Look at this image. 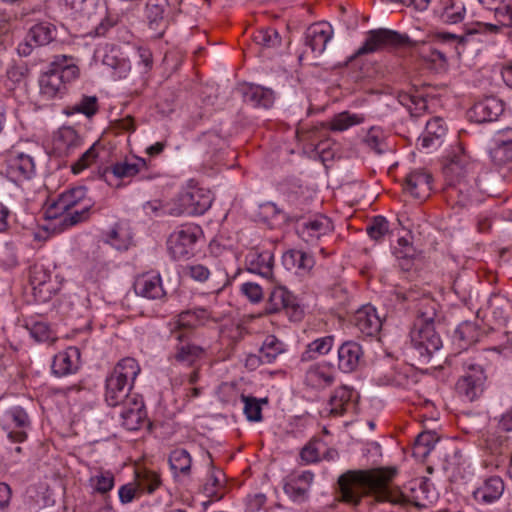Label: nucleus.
<instances>
[{
    "label": "nucleus",
    "mask_w": 512,
    "mask_h": 512,
    "mask_svg": "<svg viewBox=\"0 0 512 512\" xmlns=\"http://www.w3.org/2000/svg\"><path fill=\"white\" fill-rule=\"evenodd\" d=\"M395 469H375L371 471H348L338 479L341 501L356 506L363 495L374 493L379 502H389L376 512H408L401 506H395L389 489V482L395 476Z\"/></svg>",
    "instance_id": "obj_1"
},
{
    "label": "nucleus",
    "mask_w": 512,
    "mask_h": 512,
    "mask_svg": "<svg viewBox=\"0 0 512 512\" xmlns=\"http://www.w3.org/2000/svg\"><path fill=\"white\" fill-rule=\"evenodd\" d=\"M471 169L472 163L464 152L453 155L444 167L447 180L445 193L451 199L458 196L456 203L460 206H465L469 200L472 187L467 178Z\"/></svg>",
    "instance_id": "obj_2"
},
{
    "label": "nucleus",
    "mask_w": 512,
    "mask_h": 512,
    "mask_svg": "<svg viewBox=\"0 0 512 512\" xmlns=\"http://www.w3.org/2000/svg\"><path fill=\"white\" fill-rule=\"evenodd\" d=\"M410 340L411 353L418 365L429 364L442 347V341L431 323H415Z\"/></svg>",
    "instance_id": "obj_3"
},
{
    "label": "nucleus",
    "mask_w": 512,
    "mask_h": 512,
    "mask_svg": "<svg viewBox=\"0 0 512 512\" xmlns=\"http://www.w3.org/2000/svg\"><path fill=\"white\" fill-rule=\"evenodd\" d=\"M29 281L35 298L40 302L50 300L62 285V278L55 273V267L42 263H35L30 267Z\"/></svg>",
    "instance_id": "obj_4"
},
{
    "label": "nucleus",
    "mask_w": 512,
    "mask_h": 512,
    "mask_svg": "<svg viewBox=\"0 0 512 512\" xmlns=\"http://www.w3.org/2000/svg\"><path fill=\"white\" fill-rule=\"evenodd\" d=\"M203 234L200 226L185 224L173 231L167 240V249L175 260L188 259L194 254L195 244Z\"/></svg>",
    "instance_id": "obj_5"
},
{
    "label": "nucleus",
    "mask_w": 512,
    "mask_h": 512,
    "mask_svg": "<svg viewBox=\"0 0 512 512\" xmlns=\"http://www.w3.org/2000/svg\"><path fill=\"white\" fill-rule=\"evenodd\" d=\"M178 201L179 205L171 208L168 211L169 215L180 216L184 213L202 215L211 207L213 198L209 190L194 187L183 192Z\"/></svg>",
    "instance_id": "obj_6"
},
{
    "label": "nucleus",
    "mask_w": 512,
    "mask_h": 512,
    "mask_svg": "<svg viewBox=\"0 0 512 512\" xmlns=\"http://www.w3.org/2000/svg\"><path fill=\"white\" fill-rule=\"evenodd\" d=\"M411 43L408 36L399 34L393 30L381 28L368 32L364 44L357 50L356 54L364 55L373 53L387 47H406L411 45Z\"/></svg>",
    "instance_id": "obj_7"
},
{
    "label": "nucleus",
    "mask_w": 512,
    "mask_h": 512,
    "mask_svg": "<svg viewBox=\"0 0 512 512\" xmlns=\"http://www.w3.org/2000/svg\"><path fill=\"white\" fill-rule=\"evenodd\" d=\"M170 337L177 341L174 351L169 357L172 364L178 363L194 367V365L204 357L205 349L199 345L191 343L186 332L181 330H171Z\"/></svg>",
    "instance_id": "obj_8"
},
{
    "label": "nucleus",
    "mask_w": 512,
    "mask_h": 512,
    "mask_svg": "<svg viewBox=\"0 0 512 512\" xmlns=\"http://www.w3.org/2000/svg\"><path fill=\"white\" fill-rule=\"evenodd\" d=\"M56 28L50 23H39L32 26L24 40L19 43L17 52L20 56H29L35 47L48 45L55 40Z\"/></svg>",
    "instance_id": "obj_9"
},
{
    "label": "nucleus",
    "mask_w": 512,
    "mask_h": 512,
    "mask_svg": "<svg viewBox=\"0 0 512 512\" xmlns=\"http://www.w3.org/2000/svg\"><path fill=\"white\" fill-rule=\"evenodd\" d=\"M333 230L334 225L330 218L324 215H317L300 224L297 228V233L307 244L316 245L324 237L329 236Z\"/></svg>",
    "instance_id": "obj_10"
},
{
    "label": "nucleus",
    "mask_w": 512,
    "mask_h": 512,
    "mask_svg": "<svg viewBox=\"0 0 512 512\" xmlns=\"http://www.w3.org/2000/svg\"><path fill=\"white\" fill-rule=\"evenodd\" d=\"M61 2L79 20L97 22L106 13L104 0H61Z\"/></svg>",
    "instance_id": "obj_11"
},
{
    "label": "nucleus",
    "mask_w": 512,
    "mask_h": 512,
    "mask_svg": "<svg viewBox=\"0 0 512 512\" xmlns=\"http://www.w3.org/2000/svg\"><path fill=\"white\" fill-rule=\"evenodd\" d=\"M269 313H275L285 310L295 320L301 319L303 311L297 303L296 297L285 287H275L269 295L268 308Z\"/></svg>",
    "instance_id": "obj_12"
},
{
    "label": "nucleus",
    "mask_w": 512,
    "mask_h": 512,
    "mask_svg": "<svg viewBox=\"0 0 512 512\" xmlns=\"http://www.w3.org/2000/svg\"><path fill=\"white\" fill-rule=\"evenodd\" d=\"M467 368L468 373L458 380L456 390L467 400L473 401L483 392L486 376L480 365L469 364Z\"/></svg>",
    "instance_id": "obj_13"
},
{
    "label": "nucleus",
    "mask_w": 512,
    "mask_h": 512,
    "mask_svg": "<svg viewBox=\"0 0 512 512\" xmlns=\"http://www.w3.org/2000/svg\"><path fill=\"white\" fill-rule=\"evenodd\" d=\"M35 172V164L30 155L11 153L6 161V176L14 183L30 179Z\"/></svg>",
    "instance_id": "obj_14"
},
{
    "label": "nucleus",
    "mask_w": 512,
    "mask_h": 512,
    "mask_svg": "<svg viewBox=\"0 0 512 512\" xmlns=\"http://www.w3.org/2000/svg\"><path fill=\"white\" fill-rule=\"evenodd\" d=\"M333 37V28L327 22H318L310 25L305 33V44L312 54L320 56Z\"/></svg>",
    "instance_id": "obj_15"
},
{
    "label": "nucleus",
    "mask_w": 512,
    "mask_h": 512,
    "mask_svg": "<svg viewBox=\"0 0 512 512\" xmlns=\"http://www.w3.org/2000/svg\"><path fill=\"white\" fill-rule=\"evenodd\" d=\"M314 475L310 471L293 472L285 478L284 492L294 501L303 502L308 497V491L313 483Z\"/></svg>",
    "instance_id": "obj_16"
},
{
    "label": "nucleus",
    "mask_w": 512,
    "mask_h": 512,
    "mask_svg": "<svg viewBox=\"0 0 512 512\" xmlns=\"http://www.w3.org/2000/svg\"><path fill=\"white\" fill-rule=\"evenodd\" d=\"M122 406L123 408L120 413L122 425L130 431L139 429L146 418V410L142 398L134 394Z\"/></svg>",
    "instance_id": "obj_17"
},
{
    "label": "nucleus",
    "mask_w": 512,
    "mask_h": 512,
    "mask_svg": "<svg viewBox=\"0 0 512 512\" xmlns=\"http://www.w3.org/2000/svg\"><path fill=\"white\" fill-rule=\"evenodd\" d=\"M102 63L111 69L115 79L126 78L131 70L128 57L117 46H106Z\"/></svg>",
    "instance_id": "obj_18"
},
{
    "label": "nucleus",
    "mask_w": 512,
    "mask_h": 512,
    "mask_svg": "<svg viewBox=\"0 0 512 512\" xmlns=\"http://www.w3.org/2000/svg\"><path fill=\"white\" fill-rule=\"evenodd\" d=\"M354 325L366 336L376 335L382 326V320L376 309L371 305H365L358 309L354 315Z\"/></svg>",
    "instance_id": "obj_19"
},
{
    "label": "nucleus",
    "mask_w": 512,
    "mask_h": 512,
    "mask_svg": "<svg viewBox=\"0 0 512 512\" xmlns=\"http://www.w3.org/2000/svg\"><path fill=\"white\" fill-rule=\"evenodd\" d=\"M494 11L497 23L477 22L474 25V31L479 33L496 34L501 32L504 28L509 29L512 26V7L510 0L495 7Z\"/></svg>",
    "instance_id": "obj_20"
},
{
    "label": "nucleus",
    "mask_w": 512,
    "mask_h": 512,
    "mask_svg": "<svg viewBox=\"0 0 512 512\" xmlns=\"http://www.w3.org/2000/svg\"><path fill=\"white\" fill-rule=\"evenodd\" d=\"M432 176L425 170H414L404 180V189L413 197L423 199L429 196L432 190Z\"/></svg>",
    "instance_id": "obj_21"
},
{
    "label": "nucleus",
    "mask_w": 512,
    "mask_h": 512,
    "mask_svg": "<svg viewBox=\"0 0 512 512\" xmlns=\"http://www.w3.org/2000/svg\"><path fill=\"white\" fill-rule=\"evenodd\" d=\"M403 300L407 302H416L414 306L417 309L418 318L416 323H433L436 316V303L430 297L422 294L420 297L419 292L415 290H409L403 294Z\"/></svg>",
    "instance_id": "obj_22"
},
{
    "label": "nucleus",
    "mask_w": 512,
    "mask_h": 512,
    "mask_svg": "<svg viewBox=\"0 0 512 512\" xmlns=\"http://www.w3.org/2000/svg\"><path fill=\"white\" fill-rule=\"evenodd\" d=\"M363 356L362 347L354 342H344L338 349V368L344 373L357 369Z\"/></svg>",
    "instance_id": "obj_23"
},
{
    "label": "nucleus",
    "mask_w": 512,
    "mask_h": 512,
    "mask_svg": "<svg viewBox=\"0 0 512 512\" xmlns=\"http://www.w3.org/2000/svg\"><path fill=\"white\" fill-rule=\"evenodd\" d=\"M132 386L110 374L106 379L105 400L109 406L123 405L134 394H129Z\"/></svg>",
    "instance_id": "obj_24"
},
{
    "label": "nucleus",
    "mask_w": 512,
    "mask_h": 512,
    "mask_svg": "<svg viewBox=\"0 0 512 512\" xmlns=\"http://www.w3.org/2000/svg\"><path fill=\"white\" fill-rule=\"evenodd\" d=\"M333 368L326 363L311 365L305 373V384L314 389H325L334 383Z\"/></svg>",
    "instance_id": "obj_25"
},
{
    "label": "nucleus",
    "mask_w": 512,
    "mask_h": 512,
    "mask_svg": "<svg viewBox=\"0 0 512 512\" xmlns=\"http://www.w3.org/2000/svg\"><path fill=\"white\" fill-rule=\"evenodd\" d=\"M503 111V102L495 97H487L477 102L471 109L472 116L478 123L494 121Z\"/></svg>",
    "instance_id": "obj_26"
},
{
    "label": "nucleus",
    "mask_w": 512,
    "mask_h": 512,
    "mask_svg": "<svg viewBox=\"0 0 512 512\" xmlns=\"http://www.w3.org/2000/svg\"><path fill=\"white\" fill-rule=\"evenodd\" d=\"M135 292L147 299H161L165 296L159 274H145L137 278L134 284Z\"/></svg>",
    "instance_id": "obj_27"
},
{
    "label": "nucleus",
    "mask_w": 512,
    "mask_h": 512,
    "mask_svg": "<svg viewBox=\"0 0 512 512\" xmlns=\"http://www.w3.org/2000/svg\"><path fill=\"white\" fill-rule=\"evenodd\" d=\"M80 352L76 347H69L55 355L52 362V371L57 376L74 373L78 369Z\"/></svg>",
    "instance_id": "obj_28"
},
{
    "label": "nucleus",
    "mask_w": 512,
    "mask_h": 512,
    "mask_svg": "<svg viewBox=\"0 0 512 512\" xmlns=\"http://www.w3.org/2000/svg\"><path fill=\"white\" fill-rule=\"evenodd\" d=\"M168 9L167 0H149L146 4V18L151 30L162 35L167 26L166 11Z\"/></svg>",
    "instance_id": "obj_29"
},
{
    "label": "nucleus",
    "mask_w": 512,
    "mask_h": 512,
    "mask_svg": "<svg viewBox=\"0 0 512 512\" xmlns=\"http://www.w3.org/2000/svg\"><path fill=\"white\" fill-rule=\"evenodd\" d=\"M40 94L46 100L61 97L65 93L66 86L53 68L43 73L39 79Z\"/></svg>",
    "instance_id": "obj_30"
},
{
    "label": "nucleus",
    "mask_w": 512,
    "mask_h": 512,
    "mask_svg": "<svg viewBox=\"0 0 512 512\" xmlns=\"http://www.w3.org/2000/svg\"><path fill=\"white\" fill-rule=\"evenodd\" d=\"M249 270L263 277H271L273 269V254L270 251L252 249L246 256Z\"/></svg>",
    "instance_id": "obj_31"
},
{
    "label": "nucleus",
    "mask_w": 512,
    "mask_h": 512,
    "mask_svg": "<svg viewBox=\"0 0 512 512\" xmlns=\"http://www.w3.org/2000/svg\"><path fill=\"white\" fill-rule=\"evenodd\" d=\"M504 491V483L501 478L494 476L487 479L484 484L477 488L473 495L477 501L492 503L499 499Z\"/></svg>",
    "instance_id": "obj_32"
},
{
    "label": "nucleus",
    "mask_w": 512,
    "mask_h": 512,
    "mask_svg": "<svg viewBox=\"0 0 512 512\" xmlns=\"http://www.w3.org/2000/svg\"><path fill=\"white\" fill-rule=\"evenodd\" d=\"M244 100L255 107L269 108L274 102L273 91L258 85H249L243 92Z\"/></svg>",
    "instance_id": "obj_33"
},
{
    "label": "nucleus",
    "mask_w": 512,
    "mask_h": 512,
    "mask_svg": "<svg viewBox=\"0 0 512 512\" xmlns=\"http://www.w3.org/2000/svg\"><path fill=\"white\" fill-rule=\"evenodd\" d=\"M512 430V415L507 413L502 416L499 420L496 431L491 437L489 441L492 445L495 446V451L499 448V452L503 453L504 449L509 451V432Z\"/></svg>",
    "instance_id": "obj_34"
},
{
    "label": "nucleus",
    "mask_w": 512,
    "mask_h": 512,
    "mask_svg": "<svg viewBox=\"0 0 512 512\" xmlns=\"http://www.w3.org/2000/svg\"><path fill=\"white\" fill-rule=\"evenodd\" d=\"M81 144V139L72 127H62L54 137L55 148L65 154H70Z\"/></svg>",
    "instance_id": "obj_35"
},
{
    "label": "nucleus",
    "mask_w": 512,
    "mask_h": 512,
    "mask_svg": "<svg viewBox=\"0 0 512 512\" xmlns=\"http://www.w3.org/2000/svg\"><path fill=\"white\" fill-rule=\"evenodd\" d=\"M51 67L58 73L64 85L79 76V68L74 64L72 57L58 55L51 63Z\"/></svg>",
    "instance_id": "obj_36"
},
{
    "label": "nucleus",
    "mask_w": 512,
    "mask_h": 512,
    "mask_svg": "<svg viewBox=\"0 0 512 512\" xmlns=\"http://www.w3.org/2000/svg\"><path fill=\"white\" fill-rule=\"evenodd\" d=\"M86 193L87 191L85 187L80 186L73 188L62 193L54 203L53 207L56 210L63 212L72 210L75 206L85 201Z\"/></svg>",
    "instance_id": "obj_37"
},
{
    "label": "nucleus",
    "mask_w": 512,
    "mask_h": 512,
    "mask_svg": "<svg viewBox=\"0 0 512 512\" xmlns=\"http://www.w3.org/2000/svg\"><path fill=\"white\" fill-rule=\"evenodd\" d=\"M146 168V161L142 158L134 160H124L114 164L111 170H106L105 175L112 173L116 178H129L138 174L142 169Z\"/></svg>",
    "instance_id": "obj_38"
},
{
    "label": "nucleus",
    "mask_w": 512,
    "mask_h": 512,
    "mask_svg": "<svg viewBox=\"0 0 512 512\" xmlns=\"http://www.w3.org/2000/svg\"><path fill=\"white\" fill-rule=\"evenodd\" d=\"M140 371L138 362L134 358L126 357L116 364L111 374L126 383H131L132 386Z\"/></svg>",
    "instance_id": "obj_39"
},
{
    "label": "nucleus",
    "mask_w": 512,
    "mask_h": 512,
    "mask_svg": "<svg viewBox=\"0 0 512 512\" xmlns=\"http://www.w3.org/2000/svg\"><path fill=\"white\" fill-rule=\"evenodd\" d=\"M108 243L117 250H127L132 243V233L126 223H117L109 232Z\"/></svg>",
    "instance_id": "obj_40"
},
{
    "label": "nucleus",
    "mask_w": 512,
    "mask_h": 512,
    "mask_svg": "<svg viewBox=\"0 0 512 512\" xmlns=\"http://www.w3.org/2000/svg\"><path fill=\"white\" fill-rule=\"evenodd\" d=\"M446 131L447 128L443 119L440 117L433 118L427 122L425 133L419 139L421 141V146L424 148L433 146L436 141H439L446 134Z\"/></svg>",
    "instance_id": "obj_41"
},
{
    "label": "nucleus",
    "mask_w": 512,
    "mask_h": 512,
    "mask_svg": "<svg viewBox=\"0 0 512 512\" xmlns=\"http://www.w3.org/2000/svg\"><path fill=\"white\" fill-rule=\"evenodd\" d=\"M284 344L274 335H268L259 351V359L263 363H272L284 352Z\"/></svg>",
    "instance_id": "obj_42"
},
{
    "label": "nucleus",
    "mask_w": 512,
    "mask_h": 512,
    "mask_svg": "<svg viewBox=\"0 0 512 512\" xmlns=\"http://www.w3.org/2000/svg\"><path fill=\"white\" fill-rule=\"evenodd\" d=\"M353 390L345 385L336 388L329 399L330 412L332 414H342L346 406L350 403Z\"/></svg>",
    "instance_id": "obj_43"
},
{
    "label": "nucleus",
    "mask_w": 512,
    "mask_h": 512,
    "mask_svg": "<svg viewBox=\"0 0 512 512\" xmlns=\"http://www.w3.org/2000/svg\"><path fill=\"white\" fill-rule=\"evenodd\" d=\"M169 463L175 475L187 476L190 473L192 458L185 449H176L171 452Z\"/></svg>",
    "instance_id": "obj_44"
},
{
    "label": "nucleus",
    "mask_w": 512,
    "mask_h": 512,
    "mask_svg": "<svg viewBox=\"0 0 512 512\" xmlns=\"http://www.w3.org/2000/svg\"><path fill=\"white\" fill-rule=\"evenodd\" d=\"M490 156L495 165L500 167L508 165L512 160L511 140L497 138L495 147L491 149Z\"/></svg>",
    "instance_id": "obj_45"
},
{
    "label": "nucleus",
    "mask_w": 512,
    "mask_h": 512,
    "mask_svg": "<svg viewBox=\"0 0 512 512\" xmlns=\"http://www.w3.org/2000/svg\"><path fill=\"white\" fill-rule=\"evenodd\" d=\"M466 9L462 2L449 0L440 14L441 20L446 24H457L463 21Z\"/></svg>",
    "instance_id": "obj_46"
},
{
    "label": "nucleus",
    "mask_w": 512,
    "mask_h": 512,
    "mask_svg": "<svg viewBox=\"0 0 512 512\" xmlns=\"http://www.w3.org/2000/svg\"><path fill=\"white\" fill-rule=\"evenodd\" d=\"M334 336H325L318 338L308 344L306 351L302 354V360H308L315 357V355H325L333 347Z\"/></svg>",
    "instance_id": "obj_47"
},
{
    "label": "nucleus",
    "mask_w": 512,
    "mask_h": 512,
    "mask_svg": "<svg viewBox=\"0 0 512 512\" xmlns=\"http://www.w3.org/2000/svg\"><path fill=\"white\" fill-rule=\"evenodd\" d=\"M241 401L244 404L243 412L249 421L258 422L262 419V407L261 403H267V399H257L253 396L242 394L240 396Z\"/></svg>",
    "instance_id": "obj_48"
},
{
    "label": "nucleus",
    "mask_w": 512,
    "mask_h": 512,
    "mask_svg": "<svg viewBox=\"0 0 512 512\" xmlns=\"http://www.w3.org/2000/svg\"><path fill=\"white\" fill-rule=\"evenodd\" d=\"M98 110V99L96 96H83L75 104L68 106L66 113L68 115L81 113L87 117L93 116Z\"/></svg>",
    "instance_id": "obj_49"
},
{
    "label": "nucleus",
    "mask_w": 512,
    "mask_h": 512,
    "mask_svg": "<svg viewBox=\"0 0 512 512\" xmlns=\"http://www.w3.org/2000/svg\"><path fill=\"white\" fill-rule=\"evenodd\" d=\"M284 262L286 265L292 264L293 267L304 271H308L314 266L313 257L300 250H293L285 253Z\"/></svg>",
    "instance_id": "obj_50"
},
{
    "label": "nucleus",
    "mask_w": 512,
    "mask_h": 512,
    "mask_svg": "<svg viewBox=\"0 0 512 512\" xmlns=\"http://www.w3.org/2000/svg\"><path fill=\"white\" fill-rule=\"evenodd\" d=\"M364 120L363 116L358 114H351L348 111L337 114L330 124V129L333 131H345L348 128L362 123Z\"/></svg>",
    "instance_id": "obj_51"
},
{
    "label": "nucleus",
    "mask_w": 512,
    "mask_h": 512,
    "mask_svg": "<svg viewBox=\"0 0 512 512\" xmlns=\"http://www.w3.org/2000/svg\"><path fill=\"white\" fill-rule=\"evenodd\" d=\"M436 440L434 436L429 432L421 433L417 436L414 447L413 454L419 458L427 457L430 452L434 449Z\"/></svg>",
    "instance_id": "obj_52"
},
{
    "label": "nucleus",
    "mask_w": 512,
    "mask_h": 512,
    "mask_svg": "<svg viewBox=\"0 0 512 512\" xmlns=\"http://www.w3.org/2000/svg\"><path fill=\"white\" fill-rule=\"evenodd\" d=\"M256 44L265 48L278 47L281 44L279 33L273 28L261 29L254 34Z\"/></svg>",
    "instance_id": "obj_53"
},
{
    "label": "nucleus",
    "mask_w": 512,
    "mask_h": 512,
    "mask_svg": "<svg viewBox=\"0 0 512 512\" xmlns=\"http://www.w3.org/2000/svg\"><path fill=\"white\" fill-rule=\"evenodd\" d=\"M137 486L139 491L153 493L161 484L160 476L152 471H143L137 474Z\"/></svg>",
    "instance_id": "obj_54"
},
{
    "label": "nucleus",
    "mask_w": 512,
    "mask_h": 512,
    "mask_svg": "<svg viewBox=\"0 0 512 512\" xmlns=\"http://www.w3.org/2000/svg\"><path fill=\"white\" fill-rule=\"evenodd\" d=\"M99 152V144L94 143L86 152H84L81 157L71 166L72 172L74 174H79L84 169L89 167L95 159L98 157Z\"/></svg>",
    "instance_id": "obj_55"
},
{
    "label": "nucleus",
    "mask_w": 512,
    "mask_h": 512,
    "mask_svg": "<svg viewBox=\"0 0 512 512\" xmlns=\"http://www.w3.org/2000/svg\"><path fill=\"white\" fill-rule=\"evenodd\" d=\"M367 234L375 241H380L389 233V223L382 217L377 216L366 228Z\"/></svg>",
    "instance_id": "obj_56"
},
{
    "label": "nucleus",
    "mask_w": 512,
    "mask_h": 512,
    "mask_svg": "<svg viewBox=\"0 0 512 512\" xmlns=\"http://www.w3.org/2000/svg\"><path fill=\"white\" fill-rule=\"evenodd\" d=\"M31 336L38 342L54 343L56 335L51 331L49 325L44 322L35 323L30 329Z\"/></svg>",
    "instance_id": "obj_57"
},
{
    "label": "nucleus",
    "mask_w": 512,
    "mask_h": 512,
    "mask_svg": "<svg viewBox=\"0 0 512 512\" xmlns=\"http://www.w3.org/2000/svg\"><path fill=\"white\" fill-rule=\"evenodd\" d=\"M29 73V68L26 63L20 62L10 66L7 70V79L14 85L25 83Z\"/></svg>",
    "instance_id": "obj_58"
},
{
    "label": "nucleus",
    "mask_w": 512,
    "mask_h": 512,
    "mask_svg": "<svg viewBox=\"0 0 512 512\" xmlns=\"http://www.w3.org/2000/svg\"><path fill=\"white\" fill-rule=\"evenodd\" d=\"M478 32L474 31V27L470 29L465 35H457L448 32H442L438 34V38L443 41H456V50L458 54L465 52V45L469 41L470 37L473 34H477Z\"/></svg>",
    "instance_id": "obj_59"
},
{
    "label": "nucleus",
    "mask_w": 512,
    "mask_h": 512,
    "mask_svg": "<svg viewBox=\"0 0 512 512\" xmlns=\"http://www.w3.org/2000/svg\"><path fill=\"white\" fill-rule=\"evenodd\" d=\"M459 339L466 343H476L479 339V332L475 324L471 322L462 323L456 330Z\"/></svg>",
    "instance_id": "obj_60"
},
{
    "label": "nucleus",
    "mask_w": 512,
    "mask_h": 512,
    "mask_svg": "<svg viewBox=\"0 0 512 512\" xmlns=\"http://www.w3.org/2000/svg\"><path fill=\"white\" fill-rule=\"evenodd\" d=\"M364 141L367 146L373 149L377 154H382L384 152V142L382 133L379 129L371 128Z\"/></svg>",
    "instance_id": "obj_61"
},
{
    "label": "nucleus",
    "mask_w": 512,
    "mask_h": 512,
    "mask_svg": "<svg viewBox=\"0 0 512 512\" xmlns=\"http://www.w3.org/2000/svg\"><path fill=\"white\" fill-rule=\"evenodd\" d=\"M188 317H194L197 325L205 323L210 318V313L204 308H197L193 311H185L179 315V323H189Z\"/></svg>",
    "instance_id": "obj_62"
},
{
    "label": "nucleus",
    "mask_w": 512,
    "mask_h": 512,
    "mask_svg": "<svg viewBox=\"0 0 512 512\" xmlns=\"http://www.w3.org/2000/svg\"><path fill=\"white\" fill-rule=\"evenodd\" d=\"M241 292L251 301L259 302L263 298L261 286L254 282H246L241 286Z\"/></svg>",
    "instance_id": "obj_63"
},
{
    "label": "nucleus",
    "mask_w": 512,
    "mask_h": 512,
    "mask_svg": "<svg viewBox=\"0 0 512 512\" xmlns=\"http://www.w3.org/2000/svg\"><path fill=\"white\" fill-rule=\"evenodd\" d=\"M140 493L136 483H128L120 487L119 498L123 504L132 502L136 496Z\"/></svg>",
    "instance_id": "obj_64"
}]
</instances>
